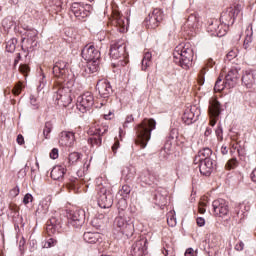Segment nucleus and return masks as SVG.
Here are the masks:
<instances>
[{"instance_id":"1","label":"nucleus","mask_w":256,"mask_h":256,"mask_svg":"<svg viewBox=\"0 0 256 256\" xmlns=\"http://www.w3.org/2000/svg\"><path fill=\"white\" fill-rule=\"evenodd\" d=\"M120 203H124V205L123 208L118 207L119 216L115 218L114 225L121 235L126 239H130V237H133V233H135V225L133 224L131 217L125 216V209H127V202H125V199L121 200Z\"/></svg>"},{"instance_id":"2","label":"nucleus","mask_w":256,"mask_h":256,"mask_svg":"<svg viewBox=\"0 0 256 256\" xmlns=\"http://www.w3.org/2000/svg\"><path fill=\"white\" fill-rule=\"evenodd\" d=\"M157 127V122L153 118H145L140 124L136 125V145L141 149L147 147V143L151 140V132Z\"/></svg>"},{"instance_id":"3","label":"nucleus","mask_w":256,"mask_h":256,"mask_svg":"<svg viewBox=\"0 0 256 256\" xmlns=\"http://www.w3.org/2000/svg\"><path fill=\"white\" fill-rule=\"evenodd\" d=\"M173 57L176 65H179L182 69H189L193 61V49L189 48L187 45H179L175 48Z\"/></svg>"},{"instance_id":"4","label":"nucleus","mask_w":256,"mask_h":256,"mask_svg":"<svg viewBox=\"0 0 256 256\" xmlns=\"http://www.w3.org/2000/svg\"><path fill=\"white\" fill-rule=\"evenodd\" d=\"M37 35L38 32L35 29H28L25 32V38L21 39V49L22 51H27L28 53H32V51H35L37 49Z\"/></svg>"},{"instance_id":"5","label":"nucleus","mask_w":256,"mask_h":256,"mask_svg":"<svg viewBox=\"0 0 256 256\" xmlns=\"http://www.w3.org/2000/svg\"><path fill=\"white\" fill-rule=\"evenodd\" d=\"M93 10V6L91 4H83L81 2H74L70 6V11L79 21H83V19H87Z\"/></svg>"},{"instance_id":"6","label":"nucleus","mask_w":256,"mask_h":256,"mask_svg":"<svg viewBox=\"0 0 256 256\" xmlns=\"http://www.w3.org/2000/svg\"><path fill=\"white\" fill-rule=\"evenodd\" d=\"M97 201L101 209H109L113 206V194L105 186L97 187Z\"/></svg>"},{"instance_id":"7","label":"nucleus","mask_w":256,"mask_h":256,"mask_svg":"<svg viewBox=\"0 0 256 256\" xmlns=\"http://www.w3.org/2000/svg\"><path fill=\"white\" fill-rule=\"evenodd\" d=\"M243 11V6L241 4H236L227 8L225 11L221 13L220 21L221 23H225L226 25H233L235 23V19H237V15Z\"/></svg>"},{"instance_id":"8","label":"nucleus","mask_w":256,"mask_h":256,"mask_svg":"<svg viewBox=\"0 0 256 256\" xmlns=\"http://www.w3.org/2000/svg\"><path fill=\"white\" fill-rule=\"evenodd\" d=\"M76 105L81 113H87L95 105V98L91 92H85L77 98Z\"/></svg>"},{"instance_id":"9","label":"nucleus","mask_w":256,"mask_h":256,"mask_svg":"<svg viewBox=\"0 0 256 256\" xmlns=\"http://www.w3.org/2000/svg\"><path fill=\"white\" fill-rule=\"evenodd\" d=\"M163 21V11L159 8H156L146 17L144 24L147 29H157L159 23Z\"/></svg>"},{"instance_id":"10","label":"nucleus","mask_w":256,"mask_h":256,"mask_svg":"<svg viewBox=\"0 0 256 256\" xmlns=\"http://www.w3.org/2000/svg\"><path fill=\"white\" fill-rule=\"evenodd\" d=\"M81 56L85 61H93L101 59V52L95 47V43H89L82 49Z\"/></svg>"},{"instance_id":"11","label":"nucleus","mask_w":256,"mask_h":256,"mask_svg":"<svg viewBox=\"0 0 256 256\" xmlns=\"http://www.w3.org/2000/svg\"><path fill=\"white\" fill-rule=\"evenodd\" d=\"M85 223V210L71 211L68 215V225L79 229Z\"/></svg>"},{"instance_id":"12","label":"nucleus","mask_w":256,"mask_h":256,"mask_svg":"<svg viewBox=\"0 0 256 256\" xmlns=\"http://www.w3.org/2000/svg\"><path fill=\"white\" fill-rule=\"evenodd\" d=\"M208 113L210 115V125L211 127H215L217 119L221 115V103L217 99H211L209 101Z\"/></svg>"},{"instance_id":"13","label":"nucleus","mask_w":256,"mask_h":256,"mask_svg":"<svg viewBox=\"0 0 256 256\" xmlns=\"http://www.w3.org/2000/svg\"><path fill=\"white\" fill-rule=\"evenodd\" d=\"M90 137L88 138V145L91 147H101L103 143V135L107 133V127L97 128L95 131H90Z\"/></svg>"},{"instance_id":"14","label":"nucleus","mask_w":256,"mask_h":256,"mask_svg":"<svg viewBox=\"0 0 256 256\" xmlns=\"http://www.w3.org/2000/svg\"><path fill=\"white\" fill-rule=\"evenodd\" d=\"M96 89L102 99H109L113 95V86H111V82L107 79L98 80Z\"/></svg>"},{"instance_id":"15","label":"nucleus","mask_w":256,"mask_h":256,"mask_svg":"<svg viewBox=\"0 0 256 256\" xmlns=\"http://www.w3.org/2000/svg\"><path fill=\"white\" fill-rule=\"evenodd\" d=\"M227 31H229V24L221 23L219 21L214 20L208 26V32L214 35L215 37H225L227 35Z\"/></svg>"},{"instance_id":"16","label":"nucleus","mask_w":256,"mask_h":256,"mask_svg":"<svg viewBox=\"0 0 256 256\" xmlns=\"http://www.w3.org/2000/svg\"><path fill=\"white\" fill-rule=\"evenodd\" d=\"M131 256H146L147 255V239L141 238L136 241L130 250Z\"/></svg>"},{"instance_id":"17","label":"nucleus","mask_w":256,"mask_h":256,"mask_svg":"<svg viewBox=\"0 0 256 256\" xmlns=\"http://www.w3.org/2000/svg\"><path fill=\"white\" fill-rule=\"evenodd\" d=\"M212 207L218 217H225L229 213V204L224 199L214 200Z\"/></svg>"},{"instance_id":"18","label":"nucleus","mask_w":256,"mask_h":256,"mask_svg":"<svg viewBox=\"0 0 256 256\" xmlns=\"http://www.w3.org/2000/svg\"><path fill=\"white\" fill-rule=\"evenodd\" d=\"M59 145H61V147H73V145H75V133L62 131L60 133Z\"/></svg>"},{"instance_id":"19","label":"nucleus","mask_w":256,"mask_h":256,"mask_svg":"<svg viewBox=\"0 0 256 256\" xmlns=\"http://www.w3.org/2000/svg\"><path fill=\"white\" fill-rule=\"evenodd\" d=\"M199 169L201 175H204L205 177H209L211 173H213V169H215V161L213 159H206V160H200L199 161Z\"/></svg>"},{"instance_id":"20","label":"nucleus","mask_w":256,"mask_h":256,"mask_svg":"<svg viewBox=\"0 0 256 256\" xmlns=\"http://www.w3.org/2000/svg\"><path fill=\"white\" fill-rule=\"evenodd\" d=\"M255 79H256V70L248 69L245 70L242 75V84L247 87V89H252V87L255 85Z\"/></svg>"},{"instance_id":"21","label":"nucleus","mask_w":256,"mask_h":256,"mask_svg":"<svg viewBox=\"0 0 256 256\" xmlns=\"http://www.w3.org/2000/svg\"><path fill=\"white\" fill-rule=\"evenodd\" d=\"M46 231L48 235H55L61 231V219L51 217L46 224Z\"/></svg>"},{"instance_id":"22","label":"nucleus","mask_w":256,"mask_h":256,"mask_svg":"<svg viewBox=\"0 0 256 256\" xmlns=\"http://www.w3.org/2000/svg\"><path fill=\"white\" fill-rule=\"evenodd\" d=\"M240 77L241 75H239V69L232 68L225 76L226 85L228 86V89H233V87L237 85V81H239Z\"/></svg>"},{"instance_id":"23","label":"nucleus","mask_w":256,"mask_h":256,"mask_svg":"<svg viewBox=\"0 0 256 256\" xmlns=\"http://www.w3.org/2000/svg\"><path fill=\"white\" fill-rule=\"evenodd\" d=\"M125 55V45L121 42H116L110 47V57L112 59H121Z\"/></svg>"},{"instance_id":"24","label":"nucleus","mask_w":256,"mask_h":256,"mask_svg":"<svg viewBox=\"0 0 256 256\" xmlns=\"http://www.w3.org/2000/svg\"><path fill=\"white\" fill-rule=\"evenodd\" d=\"M67 73V62L59 60L53 66V75L63 77Z\"/></svg>"},{"instance_id":"25","label":"nucleus","mask_w":256,"mask_h":256,"mask_svg":"<svg viewBox=\"0 0 256 256\" xmlns=\"http://www.w3.org/2000/svg\"><path fill=\"white\" fill-rule=\"evenodd\" d=\"M83 239L86 243H99L100 241H103V238L101 237V234L99 232H85L83 235Z\"/></svg>"},{"instance_id":"26","label":"nucleus","mask_w":256,"mask_h":256,"mask_svg":"<svg viewBox=\"0 0 256 256\" xmlns=\"http://www.w3.org/2000/svg\"><path fill=\"white\" fill-rule=\"evenodd\" d=\"M49 207H51V199H43L36 209V215H47L49 213Z\"/></svg>"},{"instance_id":"27","label":"nucleus","mask_w":256,"mask_h":256,"mask_svg":"<svg viewBox=\"0 0 256 256\" xmlns=\"http://www.w3.org/2000/svg\"><path fill=\"white\" fill-rule=\"evenodd\" d=\"M135 168L133 167H125L122 170V177L126 183H133V180L135 179L136 175Z\"/></svg>"},{"instance_id":"28","label":"nucleus","mask_w":256,"mask_h":256,"mask_svg":"<svg viewBox=\"0 0 256 256\" xmlns=\"http://www.w3.org/2000/svg\"><path fill=\"white\" fill-rule=\"evenodd\" d=\"M182 121L185 123V125H192L197 121L195 118V112L193 111V108L186 109L183 116H182Z\"/></svg>"},{"instance_id":"29","label":"nucleus","mask_w":256,"mask_h":256,"mask_svg":"<svg viewBox=\"0 0 256 256\" xmlns=\"http://www.w3.org/2000/svg\"><path fill=\"white\" fill-rule=\"evenodd\" d=\"M66 171L67 170L63 166H55L50 173L51 178L54 181H59V179H63Z\"/></svg>"},{"instance_id":"30","label":"nucleus","mask_w":256,"mask_h":256,"mask_svg":"<svg viewBox=\"0 0 256 256\" xmlns=\"http://www.w3.org/2000/svg\"><path fill=\"white\" fill-rule=\"evenodd\" d=\"M139 180L141 183H144V185H153L155 178L151 175L149 170H144L140 173Z\"/></svg>"},{"instance_id":"31","label":"nucleus","mask_w":256,"mask_h":256,"mask_svg":"<svg viewBox=\"0 0 256 256\" xmlns=\"http://www.w3.org/2000/svg\"><path fill=\"white\" fill-rule=\"evenodd\" d=\"M56 100L63 103L64 107H67V105H71V96L69 94H63V89L58 90L56 94Z\"/></svg>"},{"instance_id":"32","label":"nucleus","mask_w":256,"mask_h":256,"mask_svg":"<svg viewBox=\"0 0 256 256\" xmlns=\"http://www.w3.org/2000/svg\"><path fill=\"white\" fill-rule=\"evenodd\" d=\"M100 59L97 60H87V66L85 71L88 73H97L99 71Z\"/></svg>"},{"instance_id":"33","label":"nucleus","mask_w":256,"mask_h":256,"mask_svg":"<svg viewBox=\"0 0 256 256\" xmlns=\"http://www.w3.org/2000/svg\"><path fill=\"white\" fill-rule=\"evenodd\" d=\"M224 89H229V86H227V80H223V76H219L214 85V91L216 93H221Z\"/></svg>"},{"instance_id":"34","label":"nucleus","mask_w":256,"mask_h":256,"mask_svg":"<svg viewBox=\"0 0 256 256\" xmlns=\"http://www.w3.org/2000/svg\"><path fill=\"white\" fill-rule=\"evenodd\" d=\"M213 155V150L211 148H203L198 152V156L196 159L198 161H207V159H212L211 156Z\"/></svg>"},{"instance_id":"35","label":"nucleus","mask_w":256,"mask_h":256,"mask_svg":"<svg viewBox=\"0 0 256 256\" xmlns=\"http://www.w3.org/2000/svg\"><path fill=\"white\" fill-rule=\"evenodd\" d=\"M251 43H253V28L249 27L246 29V36L244 39V44H243V48L244 49H249V47H251Z\"/></svg>"},{"instance_id":"36","label":"nucleus","mask_w":256,"mask_h":256,"mask_svg":"<svg viewBox=\"0 0 256 256\" xmlns=\"http://www.w3.org/2000/svg\"><path fill=\"white\" fill-rule=\"evenodd\" d=\"M186 25L192 29H197V27H199V17L195 14H191L187 18Z\"/></svg>"},{"instance_id":"37","label":"nucleus","mask_w":256,"mask_h":256,"mask_svg":"<svg viewBox=\"0 0 256 256\" xmlns=\"http://www.w3.org/2000/svg\"><path fill=\"white\" fill-rule=\"evenodd\" d=\"M153 55L150 52H146L142 59V71H147L148 67H151V59Z\"/></svg>"},{"instance_id":"38","label":"nucleus","mask_w":256,"mask_h":256,"mask_svg":"<svg viewBox=\"0 0 256 256\" xmlns=\"http://www.w3.org/2000/svg\"><path fill=\"white\" fill-rule=\"evenodd\" d=\"M17 38H12L6 42V51L8 53H15V49H17Z\"/></svg>"},{"instance_id":"39","label":"nucleus","mask_w":256,"mask_h":256,"mask_svg":"<svg viewBox=\"0 0 256 256\" xmlns=\"http://www.w3.org/2000/svg\"><path fill=\"white\" fill-rule=\"evenodd\" d=\"M131 193V186L123 185L121 189L118 191V195H120L123 199H127Z\"/></svg>"},{"instance_id":"40","label":"nucleus","mask_w":256,"mask_h":256,"mask_svg":"<svg viewBox=\"0 0 256 256\" xmlns=\"http://www.w3.org/2000/svg\"><path fill=\"white\" fill-rule=\"evenodd\" d=\"M238 166L239 161L237 160V158H231L230 160L227 161L225 169H227V171H231V169H236V167Z\"/></svg>"},{"instance_id":"41","label":"nucleus","mask_w":256,"mask_h":256,"mask_svg":"<svg viewBox=\"0 0 256 256\" xmlns=\"http://www.w3.org/2000/svg\"><path fill=\"white\" fill-rule=\"evenodd\" d=\"M81 159V154L79 152H72L68 156V161L70 164L77 163Z\"/></svg>"},{"instance_id":"42","label":"nucleus","mask_w":256,"mask_h":256,"mask_svg":"<svg viewBox=\"0 0 256 256\" xmlns=\"http://www.w3.org/2000/svg\"><path fill=\"white\" fill-rule=\"evenodd\" d=\"M19 73H21L24 77H27L29 75L31 68H29V65L27 64H20L18 68Z\"/></svg>"},{"instance_id":"43","label":"nucleus","mask_w":256,"mask_h":256,"mask_svg":"<svg viewBox=\"0 0 256 256\" xmlns=\"http://www.w3.org/2000/svg\"><path fill=\"white\" fill-rule=\"evenodd\" d=\"M52 129H53V126L51 125V123L46 122L44 130H43V136H44L45 139H50L49 134L51 133Z\"/></svg>"},{"instance_id":"44","label":"nucleus","mask_w":256,"mask_h":256,"mask_svg":"<svg viewBox=\"0 0 256 256\" xmlns=\"http://www.w3.org/2000/svg\"><path fill=\"white\" fill-rule=\"evenodd\" d=\"M2 27L4 29H11L13 27V20L11 18H4L2 20Z\"/></svg>"},{"instance_id":"45","label":"nucleus","mask_w":256,"mask_h":256,"mask_svg":"<svg viewBox=\"0 0 256 256\" xmlns=\"http://www.w3.org/2000/svg\"><path fill=\"white\" fill-rule=\"evenodd\" d=\"M21 91H23V83L18 82V83L14 86L12 92H13L14 95H21Z\"/></svg>"},{"instance_id":"46","label":"nucleus","mask_w":256,"mask_h":256,"mask_svg":"<svg viewBox=\"0 0 256 256\" xmlns=\"http://www.w3.org/2000/svg\"><path fill=\"white\" fill-rule=\"evenodd\" d=\"M237 57V50H231L227 53L225 61H233Z\"/></svg>"},{"instance_id":"47","label":"nucleus","mask_w":256,"mask_h":256,"mask_svg":"<svg viewBox=\"0 0 256 256\" xmlns=\"http://www.w3.org/2000/svg\"><path fill=\"white\" fill-rule=\"evenodd\" d=\"M216 133V137L218 139V141H222L223 140V127L221 125H219L215 131Z\"/></svg>"},{"instance_id":"48","label":"nucleus","mask_w":256,"mask_h":256,"mask_svg":"<svg viewBox=\"0 0 256 256\" xmlns=\"http://www.w3.org/2000/svg\"><path fill=\"white\" fill-rule=\"evenodd\" d=\"M57 243V240L50 238L44 243V247L46 249H49L51 247H55V244Z\"/></svg>"},{"instance_id":"49","label":"nucleus","mask_w":256,"mask_h":256,"mask_svg":"<svg viewBox=\"0 0 256 256\" xmlns=\"http://www.w3.org/2000/svg\"><path fill=\"white\" fill-rule=\"evenodd\" d=\"M198 83H199V85H203L205 83V68H203L200 71V74L198 76Z\"/></svg>"},{"instance_id":"50","label":"nucleus","mask_w":256,"mask_h":256,"mask_svg":"<svg viewBox=\"0 0 256 256\" xmlns=\"http://www.w3.org/2000/svg\"><path fill=\"white\" fill-rule=\"evenodd\" d=\"M32 202H33V195H31L30 193H27L23 198L24 205H29V203H32Z\"/></svg>"},{"instance_id":"51","label":"nucleus","mask_w":256,"mask_h":256,"mask_svg":"<svg viewBox=\"0 0 256 256\" xmlns=\"http://www.w3.org/2000/svg\"><path fill=\"white\" fill-rule=\"evenodd\" d=\"M167 223L169 227H175V225H177V219L175 218V216H168Z\"/></svg>"},{"instance_id":"52","label":"nucleus","mask_w":256,"mask_h":256,"mask_svg":"<svg viewBox=\"0 0 256 256\" xmlns=\"http://www.w3.org/2000/svg\"><path fill=\"white\" fill-rule=\"evenodd\" d=\"M135 121V118L133 117V115H128L125 119V122L123 124L124 128L129 127V123H133Z\"/></svg>"},{"instance_id":"53","label":"nucleus","mask_w":256,"mask_h":256,"mask_svg":"<svg viewBox=\"0 0 256 256\" xmlns=\"http://www.w3.org/2000/svg\"><path fill=\"white\" fill-rule=\"evenodd\" d=\"M92 226H94L95 229H101L102 224H101V220L99 218H94L92 221Z\"/></svg>"},{"instance_id":"54","label":"nucleus","mask_w":256,"mask_h":256,"mask_svg":"<svg viewBox=\"0 0 256 256\" xmlns=\"http://www.w3.org/2000/svg\"><path fill=\"white\" fill-rule=\"evenodd\" d=\"M39 85H38V89L39 91H41V89H43L45 87V83H47V81L45 80V74H42L40 76V80H39Z\"/></svg>"},{"instance_id":"55","label":"nucleus","mask_w":256,"mask_h":256,"mask_svg":"<svg viewBox=\"0 0 256 256\" xmlns=\"http://www.w3.org/2000/svg\"><path fill=\"white\" fill-rule=\"evenodd\" d=\"M59 157V149L53 148L50 152V159H58Z\"/></svg>"},{"instance_id":"56","label":"nucleus","mask_w":256,"mask_h":256,"mask_svg":"<svg viewBox=\"0 0 256 256\" xmlns=\"http://www.w3.org/2000/svg\"><path fill=\"white\" fill-rule=\"evenodd\" d=\"M9 193H10V197H17V195H19L20 193L19 186L12 188Z\"/></svg>"},{"instance_id":"57","label":"nucleus","mask_w":256,"mask_h":256,"mask_svg":"<svg viewBox=\"0 0 256 256\" xmlns=\"http://www.w3.org/2000/svg\"><path fill=\"white\" fill-rule=\"evenodd\" d=\"M243 249H245V243H243V241H239V242L235 245V250H236V251H243Z\"/></svg>"},{"instance_id":"58","label":"nucleus","mask_w":256,"mask_h":256,"mask_svg":"<svg viewBox=\"0 0 256 256\" xmlns=\"http://www.w3.org/2000/svg\"><path fill=\"white\" fill-rule=\"evenodd\" d=\"M196 223H197L198 227L205 226V218H203V217L197 218Z\"/></svg>"},{"instance_id":"59","label":"nucleus","mask_w":256,"mask_h":256,"mask_svg":"<svg viewBox=\"0 0 256 256\" xmlns=\"http://www.w3.org/2000/svg\"><path fill=\"white\" fill-rule=\"evenodd\" d=\"M163 255L165 256H173V251L169 250V247H166L162 250Z\"/></svg>"},{"instance_id":"60","label":"nucleus","mask_w":256,"mask_h":256,"mask_svg":"<svg viewBox=\"0 0 256 256\" xmlns=\"http://www.w3.org/2000/svg\"><path fill=\"white\" fill-rule=\"evenodd\" d=\"M20 61H21V53H17L14 59V68L17 67V65H19Z\"/></svg>"},{"instance_id":"61","label":"nucleus","mask_w":256,"mask_h":256,"mask_svg":"<svg viewBox=\"0 0 256 256\" xmlns=\"http://www.w3.org/2000/svg\"><path fill=\"white\" fill-rule=\"evenodd\" d=\"M119 149V140H115L113 146H112V151L113 153H117V150Z\"/></svg>"},{"instance_id":"62","label":"nucleus","mask_w":256,"mask_h":256,"mask_svg":"<svg viewBox=\"0 0 256 256\" xmlns=\"http://www.w3.org/2000/svg\"><path fill=\"white\" fill-rule=\"evenodd\" d=\"M18 145H23V143H25V138L23 137V135H18L17 139H16Z\"/></svg>"},{"instance_id":"63","label":"nucleus","mask_w":256,"mask_h":256,"mask_svg":"<svg viewBox=\"0 0 256 256\" xmlns=\"http://www.w3.org/2000/svg\"><path fill=\"white\" fill-rule=\"evenodd\" d=\"M193 253H195V251L193 250V248H188L186 251H185V256H192Z\"/></svg>"},{"instance_id":"64","label":"nucleus","mask_w":256,"mask_h":256,"mask_svg":"<svg viewBox=\"0 0 256 256\" xmlns=\"http://www.w3.org/2000/svg\"><path fill=\"white\" fill-rule=\"evenodd\" d=\"M250 177L253 183H256V168L252 171Z\"/></svg>"}]
</instances>
